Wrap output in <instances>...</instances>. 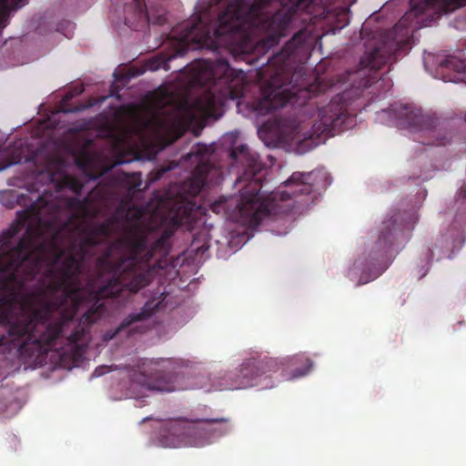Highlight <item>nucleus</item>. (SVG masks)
Listing matches in <instances>:
<instances>
[{"label":"nucleus","instance_id":"nucleus-1","mask_svg":"<svg viewBox=\"0 0 466 466\" xmlns=\"http://www.w3.org/2000/svg\"><path fill=\"white\" fill-rule=\"evenodd\" d=\"M8 196L25 209L0 235V362L8 356L39 360L65 339L76 347L106 311L105 299H126L151 281L149 261L168 252L172 228L150 242L135 230L106 244L86 270L100 245L129 220L119 208L106 221L79 228L86 202L56 198L51 191L33 198Z\"/></svg>","mask_w":466,"mask_h":466},{"label":"nucleus","instance_id":"nucleus-2","mask_svg":"<svg viewBox=\"0 0 466 466\" xmlns=\"http://www.w3.org/2000/svg\"><path fill=\"white\" fill-rule=\"evenodd\" d=\"M313 0H209L198 5L195 16L171 32L174 54L167 60L183 56L189 49H208L220 54L231 51L248 27L265 31L263 46L279 43L293 16Z\"/></svg>","mask_w":466,"mask_h":466},{"label":"nucleus","instance_id":"nucleus-3","mask_svg":"<svg viewBox=\"0 0 466 466\" xmlns=\"http://www.w3.org/2000/svg\"><path fill=\"white\" fill-rule=\"evenodd\" d=\"M193 72L196 84L206 90L193 101L165 93L154 103V112L147 122L155 132L181 134L198 117L212 116L228 99L244 95L243 71L237 72L225 58L198 59L193 65Z\"/></svg>","mask_w":466,"mask_h":466},{"label":"nucleus","instance_id":"nucleus-4","mask_svg":"<svg viewBox=\"0 0 466 466\" xmlns=\"http://www.w3.org/2000/svg\"><path fill=\"white\" fill-rule=\"evenodd\" d=\"M232 166H240L242 172L237 178L238 183H245L239 198H220L214 201L210 208L219 214L224 212L236 220L255 228L263 219L268 218L275 208L274 203L268 205L260 195L262 189V171L264 165L258 155L244 144L232 147L229 151Z\"/></svg>","mask_w":466,"mask_h":466},{"label":"nucleus","instance_id":"nucleus-5","mask_svg":"<svg viewBox=\"0 0 466 466\" xmlns=\"http://www.w3.org/2000/svg\"><path fill=\"white\" fill-rule=\"evenodd\" d=\"M308 36L306 30L298 31L282 50L268 60L272 66H277V68L263 90L262 98L257 103L256 110L258 114L268 115L288 104L303 105L309 97V91L306 87H297L293 85L294 75H291L287 67V61L303 47Z\"/></svg>","mask_w":466,"mask_h":466},{"label":"nucleus","instance_id":"nucleus-6","mask_svg":"<svg viewBox=\"0 0 466 466\" xmlns=\"http://www.w3.org/2000/svg\"><path fill=\"white\" fill-rule=\"evenodd\" d=\"M213 154L211 147L198 143L187 154L188 158L196 157L198 163L192 176L185 180L171 203L170 213L175 225L180 226L191 220L193 212L199 208L195 198L200 193L207 182L208 174L213 168L210 157Z\"/></svg>","mask_w":466,"mask_h":466},{"label":"nucleus","instance_id":"nucleus-7","mask_svg":"<svg viewBox=\"0 0 466 466\" xmlns=\"http://www.w3.org/2000/svg\"><path fill=\"white\" fill-rule=\"evenodd\" d=\"M227 418L187 419L184 417L165 420L160 436L167 445L184 444L201 447L209 444L215 437L230 431Z\"/></svg>","mask_w":466,"mask_h":466},{"label":"nucleus","instance_id":"nucleus-8","mask_svg":"<svg viewBox=\"0 0 466 466\" xmlns=\"http://www.w3.org/2000/svg\"><path fill=\"white\" fill-rule=\"evenodd\" d=\"M401 128L408 129L416 137L414 140L428 146H445L451 137L441 127L440 120L431 113H425L414 105L392 108Z\"/></svg>","mask_w":466,"mask_h":466},{"label":"nucleus","instance_id":"nucleus-9","mask_svg":"<svg viewBox=\"0 0 466 466\" xmlns=\"http://www.w3.org/2000/svg\"><path fill=\"white\" fill-rule=\"evenodd\" d=\"M350 96V91L345 90L333 96L327 106L319 108L317 128L321 133L334 136L336 132L353 125L354 116L349 111Z\"/></svg>","mask_w":466,"mask_h":466},{"label":"nucleus","instance_id":"nucleus-10","mask_svg":"<svg viewBox=\"0 0 466 466\" xmlns=\"http://www.w3.org/2000/svg\"><path fill=\"white\" fill-rule=\"evenodd\" d=\"M124 15L125 24L134 30L143 29L150 23L161 25L166 20L163 14L150 15L145 0H125Z\"/></svg>","mask_w":466,"mask_h":466},{"label":"nucleus","instance_id":"nucleus-11","mask_svg":"<svg viewBox=\"0 0 466 466\" xmlns=\"http://www.w3.org/2000/svg\"><path fill=\"white\" fill-rule=\"evenodd\" d=\"M465 5L466 0H410V10L407 15H425L427 19L434 20Z\"/></svg>","mask_w":466,"mask_h":466},{"label":"nucleus","instance_id":"nucleus-12","mask_svg":"<svg viewBox=\"0 0 466 466\" xmlns=\"http://www.w3.org/2000/svg\"><path fill=\"white\" fill-rule=\"evenodd\" d=\"M167 360L150 361L151 370L154 372L150 375L142 373L139 383L145 388L151 390L171 392L178 390L176 385L177 375L173 372L166 371Z\"/></svg>","mask_w":466,"mask_h":466},{"label":"nucleus","instance_id":"nucleus-13","mask_svg":"<svg viewBox=\"0 0 466 466\" xmlns=\"http://www.w3.org/2000/svg\"><path fill=\"white\" fill-rule=\"evenodd\" d=\"M407 45L406 42L383 43L362 58L360 64L364 68L374 71L380 70L383 66L396 62L397 56Z\"/></svg>","mask_w":466,"mask_h":466},{"label":"nucleus","instance_id":"nucleus-14","mask_svg":"<svg viewBox=\"0 0 466 466\" xmlns=\"http://www.w3.org/2000/svg\"><path fill=\"white\" fill-rule=\"evenodd\" d=\"M314 172H294L285 182V186L293 187L289 191H279L274 194L273 200L287 201L295 199L299 196H309L313 191Z\"/></svg>","mask_w":466,"mask_h":466},{"label":"nucleus","instance_id":"nucleus-15","mask_svg":"<svg viewBox=\"0 0 466 466\" xmlns=\"http://www.w3.org/2000/svg\"><path fill=\"white\" fill-rule=\"evenodd\" d=\"M258 363L257 358L245 360L240 364L238 370L234 374L228 376L230 382L221 385L219 390H233L252 386V380L260 376Z\"/></svg>","mask_w":466,"mask_h":466},{"label":"nucleus","instance_id":"nucleus-16","mask_svg":"<svg viewBox=\"0 0 466 466\" xmlns=\"http://www.w3.org/2000/svg\"><path fill=\"white\" fill-rule=\"evenodd\" d=\"M440 73L446 82L466 83V61L456 56H448L440 63Z\"/></svg>","mask_w":466,"mask_h":466},{"label":"nucleus","instance_id":"nucleus-17","mask_svg":"<svg viewBox=\"0 0 466 466\" xmlns=\"http://www.w3.org/2000/svg\"><path fill=\"white\" fill-rule=\"evenodd\" d=\"M154 313V308L147 303L138 313H131L114 329L106 330L103 335V340L109 341L115 339L122 330L130 327L133 323L145 320Z\"/></svg>","mask_w":466,"mask_h":466},{"label":"nucleus","instance_id":"nucleus-18","mask_svg":"<svg viewBox=\"0 0 466 466\" xmlns=\"http://www.w3.org/2000/svg\"><path fill=\"white\" fill-rule=\"evenodd\" d=\"M456 204L458 205L457 212L453 220L452 227L455 229H460V244L465 241L466 232V183H463L455 197Z\"/></svg>","mask_w":466,"mask_h":466},{"label":"nucleus","instance_id":"nucleus-19","mask_svg":"<svg viewBox=\"0 0 466 466\" xmlns=\"http://www.w3.org/2000/svg\"><path fill=\"white\" fill-rule=\"evenodd\" d=\"M399 217L395 215L390 220L383 223V228L380 231L378 238V246L380 248L383 254H387L389 249L393 245L394 234L397 229L401 228V225L398 224Z\"/></svg>","mask_w":466,"mask_h":466},{"label":"nucleus","instance_id":"nucleus-20","mask_svg":"<svg viewBox=\"0 0 466 466\" xmlns=\"http://www.w3.org/2000/svg\"><path fill=\"white\" fill-rule=\"evenodd\" d=\"M25 5V0H0V29L8 24L9 14Z\"/></svg>","mask_w":466,"mask_h":466},{"label":"nucleus","instance_id":"nucleus-21","mask_svg":"<svg viewBox=\"0 0 466 466\" xmlns=\"http://www.w3.org/2000/svg\"><path fill=\"white\" fill-rule=\"evenodd\" d=\"M289 361L292 366L301 364L300 368H296L293 370L292 378H300L306 376L312 369L313 363L308 357L304 355H296L292 357Z\"/></svg>","mask_w":466,"mask_h":466},{"label":"nucleus","instance_id":"nucleus-22","mask_svg":"<svg viewBox=\"0 0 466 466\" xmlns=\"http://www.w3.org/2000/svg\"><path fill=\"white\" fill-rule=\"evenodd\" d=\"M46 176L48 180H52V175L50 173H39L36 176H35L34 173L23 175L22 177H11L9 178V185L12 186H18V183L16 180H25L26 183H31V185L28 187L27 190L28 192L35 193L39 191V188L35 187V181L38 180V178Z\"/></svg>","mask_w":466,"mask_h":466},{"label":"nucleus","instance_id":"nucleus-23","mask_svg":"<svg viewBox=\"0 0 466 466\" xmlns=\"http://www.w3.org/2000/svg\"><path fill=\"white\" fill-rule=\"evenodd\" d=\"M258 362L260 376L270 371H277L283 365L282 361L271 357H264L261 360L258 359Z\"/></svg>","mask_w":466,"mask_h":466},{"label":"nucleus","instance_id":"nucleus-24","mask_svg":"<svg viewBox=\"0 0 466 466\" xmlns=\"http://www.w3.org/2000/svg\"><path fill=\"white\" fill-rule=\"evenodd\" d=\"M66 186L76 195L81 193V190L83 188V185L76 179L72 177H66Z\"/></svg>","mask_w":466,"mask_h":466},{"label":"nucleus","instance_id":"nucleus-25","mask_svg":"<svg viewBox=\"0 0 466 466\" xmlns=\"http://www.w3.org/2000/svg\"><path fill=\"white\" fill-rule=\"evenodd\" d=\"M135 213H136L135 217H136L137 218H140V216H141V210H140V209H136V210H135Z\"/></svg>","mask_w":466,"mask_h":466},{"label":"nucleus","instance_id":"nucleus-26","mask_svg":"<svg viewBox=\"0 0 466 466\" xmlns=\"http://www.w3.org/2000/svg\"><path fill=\"white\" fill-rule=\"evenodd\" d=\"M77 165L80 166V167H83L84 163H82L81 159H77Z\"/></svg>","mask_w":466,"mask_h":466},{"label":"nucleus","instance_id":"nucleus-27","mask_svg":"<svg viewBox=\"0 0 466 466\" xmlns=\"http://www.w3.org/2000/svg\"><path fill=\"white\" fill-rule=\"evenodd\" d=\"M208 247H205L204 245L201 247V248H198V249H203V250H207Z\"/></svg>","mask_w":466,"mask_h":466},{"label":"nucleus","instance_id":"nucleus-28","mask_svg":"<svg viewBox=\"0 0 466 466\" xmlns=\"http://www.w3.org/2000/svg\"><path fill=\"white\" fill-rule=\"evenodd\" d=\"M369 85V80H367L362 86H367Z\"/></svg>","mask_w":466,"mask_h":466},{"label":"nucleus","instance_id":"nucleus-29","mask_svg":"<svg viewBox=\"0 0 466 466\" xmlns=\"http://www.w3.org/2000/svg\"><path fill=\"white\" fill-rule=\"evenodd\" d=\"M291 208H292L291 206H289L288 209L285 210V212L289 211L291 209Z\"/></svg>","mask_w":466,"mask_h":466},{"label":"nucleus","instance_id":"nucleus-30","mask_svg":"<svg viewBox=\"0 0 466 466\" xmlns=\"http://www.w3.org/2000/svg\"><path fill=\"white\" fill-rule=\"evenodd\" d=\"M464 120H465V122H466V113L464 114Z\"/></svg>","mask_w":466,"mask_h":466}]
</instances>
